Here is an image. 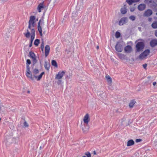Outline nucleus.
<instances>
[{
    "label": "nucleus",
    "instance_id": "1",
    "mask_svg": "<svg viewBox=\"0 0 157 157\" xmlns=\"http://www.w3.org/2000/svg\"><path fill=\"white\" fill-rule=\"evenodd\" d=\"M144 2L155 12H157V0H145Z\"/></svg>",
    "mask_w": 157,
    "mask_h": 157
},
{
    "label": "nucleus",
    "instance_id": "2",
    "mask_svg": "<svg viewBox=\"0 0 157 157\" xmlns=\"http://www.w3.org/2000/svg\"><path fill=\"white\" fill-rule=\"evenodd\" d=\"M39 71L38 69H34L32 71L34 78L36 79L37 81H39L42 78V76L44 74V72H43L41 73L39 75H37L39 73Z\"/></svg>",
    "mask_w": 157,
    "mask_h": 157
},
{
    "label": "nucleus",
    "instance_id": "3",
    "mask_svg": "<svg viewBox=\"0 0 157 157\" xmlns=\"http://www.w3.org/2000/svg\"><path fill=\"white\" fill-rule=\"evenodd\" d=\"M36 17L34 16H31L30 17L28 28L30 29H34L33 28L35 25L36 22Z\"/></svg>",
    "mask_w": 157,
    "mask_h": 157
},
{
    "label": "nucleus",
    "instance_id": "4",
    "mask_svg": "<svg viewBox=\"0 0 157 157\" xmlns=\"http://www.w3.org/2000/svg\"><path fill=\"white\" fill-rule=\"evenodd\" d=\"M144 44L142 42H138L136 45V52H140L142 51L144 48Z\"/></svg>",
    "mask_w": 157,
    "mask_h": 157
},
{
    "label": "nucleus",
    "instance_id": "5",
    "mask_svg": "<svg viewBox=\"0 0 157 157\" xmlns=\"http://www.w3.org/2000/svg\"><path fill=\"white\" fill-rule=\"evenodd\" d=\"M150 51L149 49H147L144 51L142 53L140 54L139 56V58L140 59H143L146 58V57L149 54Z\"/></svg>",
    "mask_w": 157,
    "mask_h": 157
},
{
    "label": "nucleus",
    "instance_id": "6",
    "mask_svg": "<svg viewBox=\"0 0 157 157\" xmlns=\"http://www.w3.org/2000/svg\"><path fill=\"white\" fill-rule=\"evenodd\" d=\"M116 51L118 52H121L122 50V46L120 42H118L115 47Z\"/></svg>",
    "mask_w": 157,
    "mask_h": 157
},
{
    "label": "nucleus",
    "instance_id": "7",
    "mask_svg": "<svg viewBox=\"0 0 157 157\" xmlns=\"http://www.w3.org/2000/svg\"><path fill=\"white\" fill-rule=\"evenodd\" d=\"M65 73V72L64 71H59L55 77V79H59L62 78Z\"/></svg>",
    "mask_w": 157,
    "mask_h": 157
},
{
    "label": "nucleus",
    "instance_id": "8",
    "mask_svg": "<svg viewBox=\"0 0 157 157\" xmlns=\"http://www.w3.org/2000/svg\"><path fill=\"white\" fill-rule=\"evenodd\" d=\"M152 14V11L151 9H147L144 12L143 15L144 17H149Z\"/></svg>",
    "mask_w": 157,
    "mask_h": 157
},
{
    "label": "nucleus",
    "instance_id": "9",
    "mask_svg": "<svg viewBox=\"0 0 157 157\" xmlns=\"http://www.w3.org/2000/svg\"><path fill=\"white\" fill-rule=\"evenodd\" d=\"M83 120L84 123L86 125H87L90 120L89 115L88 113L86 114L84 116Z\"/></svg>",
    "mask_w": 157,
    "mask_h": 157
},
{
    "label": "nucleus",
    "instance_id": "10",
    "mask_svg": "<svg viewBox=\"0 0 157 157\" xmlns=\"http://www.w3.org/2000/svg\"><path fill=\"white\" fill-rule=\"evenodd\" d=\"M127 18L126 17L122 18L119 22V25L120 26L126 23Z\"/></svg>",
    "mask_w": 157,
    "mask_h": 157
},
{
    "label": "nucleus",
    "instance_id": "11",
    "mask_svg": "<svg viewBox=\"0 0 157 157\" xmlns=\"http://www.w3.org/2000/svg\"><path fill=\"white\" fill-rule=\"evenodd\" d=\"M26 75L28 78H29L31 80H34L33 75H32V72L30 71H26Z\"/></svg>",
    "mask_w": 157,
    "mask_h": 157
},
{
    "label": "nucleus",
    "instance_id": "12",
    "mask_svg": "<svg viewBox=\"0 0 157 157\" xmlns=\"http://www.w3.org/2000/svg\"><path fill=\"white\" fill-rule=\"evenodd\" d=\"M29 56L32 59L33 63H36L37 61L34 53L32 52H29Z\"/></svg>",
    "mask_w": 157,
    "mask_h": 157
},
{
    "label": "nucleus",
    "instance_id": "13",
    "mask_svg": "<svg viewBox=\"0 0 157 157\" xmlns=\"http://www.w3.org/2000/svg\"><path fill=\"white\" fill-rule=\"evenodd\" d=\"M41 24V20H40L38 22V30L39 33L40 34V36H42L43 35L41 27L40 25Z\"/></svg>",
    "mask_w": 157,
    "mask_h": 157
},
{
    "label": "nucleus",
    "instance_id": "14",
    "mask_svg": "<svg viewBox=\"0 0 157 157\" xmlns=\"http://www.w3.org/2000/svg\"><path fill=\"white\" fill-rule=\"evenodd\" d=\"M50 50V47L48 45H47L45 47V55L47 57L48 55Z\"/></svg>",
    "mask_w": 157,
    "mask_h": 157
},
{
    "label": "nucleus",
    "instance_id": "15",
    "mask_svg": "<svg viewBox=\"0 0 157 157\" xmlns=\"http://www.w3.org/2000/svg\"><path fill=\"white\" fill-rule=\"evenodd\" d=\"M146 8V5L145 4H140L138 6V9L140 11H143Z\"/></svg>",
    "mask_w": 157,
    "mask_h": 157
},
{
    "label": "nucleus",
    "instance_id": "16",
    "mask_svg": "<svg viewBox=\"0 0 157 157\" xmlns=\"http://www.w3.org/2000/svg\"><path fill=\"white\" fill-rule=\"evenodd\" d=\"M150 46L152 47H154L157 45V39H153L150 42Z\"/></svg>",
    "mask_w": 157,
    "mask_h": 157
},
{
    "label": "nucleus",
    "instance_id": "17",
    "mask_svg": "<svg viewBox=\"0 0 157 157\" xmlns=\"http://www.w3.org/2000/svg\"><path fill=\"white\" fill-rule=\"evenodd\" d=\"M125 52L127 53H130L132 51V48L131 46L127 45L124 48Z\"/></svg>",
    "mask_w": 157,
    "mask_h": 157
},
{
    "label": "nucleus",
    "instance_id": "18",
    "mask_svg": "<svg viewBox=\"0 0 157 157\" xmlns=\"http://www.w3.org/2000/svg\"><path fill=\"white\" fill-rule=\"evenodd\" d=\"M127 11V9L125 5H124V7L122 8L121 9V12L122 14H125Z\"/></svg>",
    "mask_w": 157,
    "mask_h": 157
},
{
    "label": "nucleus",
    "instance_id": "19",
    "mask_svg": "<svg viewBox=\"0 0 157 157\" xmlns=\"http://www.w3.org/2000/svg\"><path fill=\"white\" fill-rule=\"evenodd\" d=\"M44 8V5L43 3H40L38 6L37 7V10L39 12H40L41 10L43 9Z\"/></svg>",
    "mask_w": 157,
    "mask_h": 157
},
{
    "label": "nucleus",
    "instance_id": "20",
    "mask_svg": "<svg viewBox=\"0 0 157 157\" xmlns=\"http://www.w3.org/2000/svg\"><path fill=\"white\" fill-rule=\"evenodd\" d=\"M31 30V39L34 40L35 37V30L34 29H32Z\"/></svg>",
    "mask_w": 157,
    "mask_h": 157
},
{
    "label": "nucleus",
    "instance_id": "21",
    "mask_svg": "<svg viewBox=\"0 0 157 157\" xmlns=\"http://www.w3.org/2000/svg\"><path fill=\"white\" fill-rule=\"evenodd\" d=\"M44 67L45 69L46 70L48 71L50 68L49 63H48L47 62V61H45L44 63Z\"/></svg>",
    "mask_w": 157,
    "mask_h": 157
},
{
    "label": "nucleus",
    "instance_id": "22",
    "mask_svg": "<svg viewBox=\"0 0 157 157\" xmlns=\"http://www.w3.org/2000/svg\"><path fill=\"white\" fill-rule=\"evenodd\" d=\"M107 82L109 84H111L112 82L111 78L109 75H106L105 76Z\"/></svg>",
    "mask_w": 157,
    "mask_h": 157
},
{
    "label": "nucleus",
    "instance_id": "23",
    "mask_svg": "<svg viewBox=\"0 0 157 157\" xmlns=\"http://www.w3.org/2000/svg\"><path fill=\"white\" fill-rule=\"evenodd\" d=\"M136 103V101L134 100H131L129 104V106L130 108H132L135 104Z\"/></svg>",
    "mask_w": 157,
    "mask_h": 157
},
{
    "label": "nucleus",
    "instance_id": "24",
    "mask_svg": "<svg viewBox=\"0 0 157 157\" xmlns=\"http://www.w3.org/2000/svg\"><path fill=\"white\" fill-rule=\"evenodd\" d=\"M134 144V141L132 140H128L127 142V146H129L133 145Z\"/></svg>",
    "mask_w": 157,
    "mask_h": 157
},
{
    "label": "nucleus",
    "instance_id": "25",
    "mask_svg": "<svg viewBox=\"0 0 157 157\" xmlns=\"http://www.w3.org/2000/svg\"><path fill=\"white\" fill-rule=\"evenodd\" d=\"M151 27L154 29L157 28V21H154L151 24Z\"/></svg>",
    "mask_w": 157,
    "mask_h": 157
},
{
    "label": "nucleus",
    "instance_id": "26",
    "mask_svg": "<svg viewBox=\"0 0 157 157\" xmlns=\"http://www.w3.org/2000/svg\"><path fill=\"white\" fill-rule=\"evenodd\" d=\"M52 66H54L56 67H58L57 63L55 60H52Z\"/></svg>",
    "mask_w": 157,
    "mask_h": 157
},
{
    "label": "nucleus",
    "instance_id": "27",
    "mask_svg": "<svg viewBox=\"0 0 157 157\" xmlns=\"http://www.w3.org/2000/svg\"><path fill=\"white\" fill-rule=\"evenodd\" d=\"M40 43V40L38 39H36L35 40L34 42V44L36 46H37Z\"/></svg>",
    "mask_w": 157,
    "mask_h": 157
},
{
    "label": "nucleus",
    "instance_id": "28",
    "mask_svg": "<svg viewBox=\"0 0 157 157\" xmlns=\"http://www.w3.org/2000/svg\"><path fill=\"white\" fill-rule=\"evenodd\" d=\"M27 33H24V35L26 37L29 38L30 36V33L28 29H27Z\"/></svg>",
    "mask_w": 157,
    "mask_h": 157
},
{
    "label": "nucleus",
    "instance_id": "29",
    "mask_svg": "<svg viewBox=\"0 0 157 157\" xmlns=\"http://www.w3.org/2000/svg\"><path fill=\"white\" fill-rule=\"evenodd\" d=\"M125 1L129 5H131L133 3L132 0H126Z\"/></svg>",
    "mask_w": 157,
    "mask_h": 157
},
{
    "label": "nucleus",
    "instance_id": "30",
    "mask_svg": "<svg viewBox=\"0 0 157 157\" xmlns=\"http://www.w3.org/2000/svg\"><path fill=\"white\" fill-rule=\"evenodd\" d=\"M118 56L119 58L121 59H124L125 57V56L122 54H118Z\"/></svg>",
    "mask_w": 157,
    "mask_h": 157
},
{
    "label": "nucleus",
    "instance_id": "31",
    "mask_svg": "<svg viewBox=\"0 0 157 157\" xmlns=\"http://www.w3.org/2000/svg\"><path fill=\"white\" fill-rule=\"evenodd\" d=\"M120 36V33L118 32H117L115 33V36L116 38H118Z\"/></svg>",
    "mask_w": 157,
    "mask_h": 157
},
{
    "label": "nucleus",
    "instance_id": "32",
    "mask_svg": "<svg viewBox=\"0 0 157 157\" xmlns=\"http://www.w3.org/2000/svg\"><path fill=\"white\" fill-rule=\"evenodd\" d=\"M89 129V127L88 126L86 128H82V130L84 133H86Z\"/></svg>",
    "mask_w": 157,
    "mask_h": 157
},
{
    "label": "nucleus",
    "instance_id": "33",
    "mask_svg": "<svg viewBox=\"0 0 157 157\" xmlns=\"http://www.w3.org/2000/svg\"><path fill=\"white\" fill-rule=\"evenodd\" d=\"M129 19L131 20L132 21H134L135 19V17L134 16H130L129 17Z\"/></svg>",
    "mask_w": 157,
    "mask_h": 157
},
{
    "label": "nucleus",
    "instance_id": "34",
    "mask_svg": "<svg viewBox=\"0 0 157 157\" xmlns=\"http://www.w3.org/2000/svg\"><path fill=\"white\" fill-rule=\"evenodd\" d=\"M40 48H41V50L42 51H43L44 50V44L43 42L41 44V46Z\"/></svg>",
    "mask_w": 157,
    "mask_h": 157
},
{
    "label": "nucleus",
    "instance_id": "35",
    "mask_svg": "<svg viewBox=\"0 0 157 157\" xmlns=\"http://www.w3.org/2000/svg\"><path fill=\"white\" fill-rule=\"evenodd\" d=\"M135 9L136 8L135 7H130V11L132 12L135 10Z\"/></svg>",
    "mask_w": 157,
    "mask_h": 157
},
{
    "label": "nucleus",
    "instance_id": "36",
    "mask_svg": "<svg viewBox=\"0 0 157 157\" xmlns=\"http://www.w3.org/2000/svg\"><path fill=\"white\" fill-rule=\"evenodd\" d=\"M85 154L86 155L87 157H91V154L89 152H87Z\"/></svg>",
    "mask_w": 157,
    "mask_h": 157
},
{
    "label": "nucleus",
    "instance_id": "37",
    "mask_svg": "<svg viewBox=\"0 0 157 157\" xmlns=\"http://www.w3.org/2000/svg\"><path fill=\"white\" fill-rule=\"evenodd\" d=\"M31 64V61L30 60L28 59L26 60V65H29Z\"/></svg>",
    "mask_w": 157,
    "mask_h": 157
},
{
    "label": "nucleus",
    "instance_id": "38",
    "mask_svg": "<svg viewBox=\"0 0 157 157\" xmlns=\"http://www.w3.org/2000/svg\"><path fill=\"white\" fill-rule=\"evenodd\" d=\"M24 125L25 127H28L29 126L28 124L26 121L24 122Z\"/></svg>",
    "mask_w": 157,
    "mask_h": 157
},
{
    "label": "nucleus",
    "instance_id": "39",
    "mask_svg": "<svg viewBox=\"0 0 157 157\" xmlns=\"http://www.w3.org/2000/svg\"><path fill=\"white\" fill-rule=\"evenodd\" d=\"M30 70V67L29 65H26V71H29Z\"/></svg>",
    "mask_w": 157,
    "mask_h": 157
},
{
    "label": "nucleus",
    "instance_id": "40",
    "mask_svg": "<svg viewBox=\"0 0 157 157\" xmlns=\"http://www.w3.org/2000/svg\"><path fill=\"white\" fill-rule=\"evenodd\" d=\"M133 3H136L139 2L140 0H132Z\"/></svg>",
    "mask_w": 157,
    "mask_h": 157
},
{
    "label": "nucleus",
    "instance_id": "41",
    "mask_svg": "<svg viewBox=\"0 0 157 157\" xmlns=\"http://www.w3.org/2000/svg\"><path fill=\"white\" fill-rule=\"evenodd\" d=\"M141 141V139H136V142L137 143H138L140 142Z\"/></svg>",
    "mask_w": 157,
    "mask_h": 157
},
{
    "label": "nucleus",
    "instance_id": "42",
    "mask_svg": "<svg viewBox=\"0 0 157 157\" xmlns=\"http://www.w3.org/2000/svg\"><path fill=\"white\" fill-rule=\"evenodd\" d=\"M143 66L144 68H146L147 66V64L146 63H145L143 64Z\"/></svg>",
    "mask_w": 157,
    "mask_h": 157
},
{
    "label": "nucleus",
    "instance_id": "43",
    "mask_svg": "<svg viewBox=\"0 0 157 157\" xmlns=\"http://www.w3.org/2000/svg\"><path fill=\"white\" fill-rule=\"evenodd\" d=\"M152 20V18L151 17H149L148 18V21L149 22H151Z\"/></svg>",
    "mask_w": 157,
    "mask_h": 157
},
{
    "label": "nucleus",
    "instance_id": "44",
    "mask_svg": "<svg viewBox=\"0 0 157 157\" xmlns=\"http://www.w3.org/2000/svg\"><path fill=\"white\" fill-rule=\"evenodd\" d=\"M155 35L157 37V30L155 31Z\"/></svg>",
    "mask_w": 157,
    "mask_h": 157
},
{
    "label": "nucleus",
    "instance_id": "45",
    "mask_svg": "<svg viewBox=\"0 0 157 157\" xmlns=\"http://www.w3.org/2000/svg\"><path fill=\"white\" fill-rule=\"evenodd\" d=\"M32 43H30V44H29V47H32Z\"/></svg>",
    "mask_w": 157,
    "mask_h": 157
},
{
    "label": "nucleus",
    "instance_id": "46",
    "mask_svg": "<svg viewBox=\"0 0 157 157\" xmlns=\"http://www.w3.org/2000/svg\"><path fill=\"white\" fill-rule=\"evenodd\" d=\"M156 84V82H154L153 83V85L154 86H155Z\"/></svg>",
    "mask_w": 157,
    "mask_h": 157
},
{
    "label": "nucleus",
    "instance_id": "47",
    "mask_svg": "<svg viewBox=\"0 0 157 157\" xmlns=\"http://www.w3.org/2000/svg\"><path fill=\"white\" fill-rule=\"evenodd\" d=\"M33 40L30 39V43H32Z\"/></svg>",
    "mask_w": 157,
    "mask_h": 157
},
{
    "label": "nucleus",
    "instance_id": "48",
    "mask_svg": "<svg viewBox=\"0 0 157 157\" xmlns=\"http://www.w3.org/2000/svg\"><path fill=\"white\" fill-rule=\"evenodd\" d=\"M1 107H4V105H2L0 107V110H1Z\"/></svg>",
    "mask_w": 157,
    "mask_h": 157
},
{
    "label": "nucleus",
    "instance_id": "49",
    "mask_svg": "<svg viewBox=\"0 0 157 157\" xmlns=\"http://www.w3.org/2000/svg\"><path fill=\"white\" fill-rule=\"evenodd\" d=\"M94 155H95L96 154V152L95 151H94Z\"/></svg>",
    "mask_w": 157,
    "mask_h": 157
},
{
    "label": "nucleus",
    "instance_id": "50",
    "mask_svg": "<svg viewBox=\"0 0 157 157\" xmlns=\"http://www.w3.org/2000/svg\"><path fill=\"white\" fill-rule=\"evenodd\" d=\"M82 157H86V156H85V155H84V156H82Z\"/></svg>",
    "mask_w": 157,
    "mask_h": 157
},
{
    "label": "nucleus",
    "instance_id": "51",
    "mask_svg": "<svg viewBox=\"0 0 157 157\" xmlns=\"http://www.w3.org/2000/svg\"><path fill=\"white\" fill-rule=\"evenodd\" d=\"M97 48L98 49L99 48V47L98 46H97Z\"/></svg>",
    "mask_w": 157,
    "mask_h": 157
},
{
    "label": "nucleus",
    "instance_id": "52",
    "mask_svg": "<svg viewBox=\"0 0 157 157\" xmlns=\"http://www.w3.org/2000/svg\"><path fill=\"white\" fill-rule=\"evenodd\" d=\"M154 18H157V17H155Z\"/></svg>",
    "mask_w": 157,
    "mask_h": 157
},
{
    "label": "nucleus",
    "instance_id": "53",
    "mask_svg": "<svg viewBox=\"0 0 157 157\" xmlns=\"http://www.w3.org/2000/svg\"><path fill=\"white\" fill-rule=\"evenodd\" d=\"M28 93H29V91H28Z\"/></svg>",
    "mask_w": 157,
    "mask_h": 157
},
{
    "label": "nucleus",
    "instance_id": "54",
    "mask_svg": "<svg viewBox=\"0 0 157 157\" xmlns=\"http://www.w3.org/2000/svg\"><path fill=\"white\" fill-rule=\"evenodd\" d=\"M156 15H157V13H156Z\"/></svg>",
    "mask_w": 157,
    "mask_h": 157
}]
</instances>
